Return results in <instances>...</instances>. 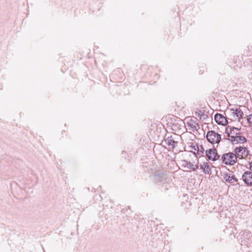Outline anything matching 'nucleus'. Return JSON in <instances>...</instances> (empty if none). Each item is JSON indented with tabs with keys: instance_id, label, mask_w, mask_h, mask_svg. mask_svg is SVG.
Returning <instances> with one entry per match:
<instances>
[{
	"instance_id": "1",
	"label": "nucleus",
	"mask_w": 252,
	"mask_h": 252,
	"mask_svg": "<svg viewBox=\"0 0 252 252\" xmlns=\"http://www.w3.org/2000/svg\"><path fill=\"white\" fill-rule=\"evenodd\" d=\"M241 246L248 248L252 247V234L248 230H243L239 234Z\"/></svg>"
},
{
	"instance_id": "2",
	"label": "nucleus",
	"mask_w": 252,
	"mask_h": 252,
	"mask_svg": "<svg viewBox=\"0 0 252 252\" xmlns=\"http://www.w3.org/2000/svg\"><path fill=\"white\" fill-rule=\"evenodd\" d=\"M221 159L223 162L226 165H234L237 161L235 153H228L224 154L222 157Z\"/></svg>"
},
{
	"instance_id": "3",
	"label": "nucleus",
	"mask_w": 252,
	"mask_h": 252,
	"mask_svg": "<svg viewBox=\"0 0 252 252\" xmlns=\"http://www.w3.org/2000/svg\"><path fill=\"white\" fill-rule=\"evenodd\" d=\"M209 142L212 144H219L221 140V135L214 130L209 131L206 135Z\"/></svg>"
},
{
	"instance_id": "4",
	"label": "nucleus",
	"mask_w": 252,
	"mask_h": 252,
	"mask_svg": "<svg viewBox=\"0 0 252 252\" xmlns=\"http://www.w3.org/2000/svg\"><path fill=\"white\" fill-rule=\"evenodd\" d=\"M171 128L177 132H182L185 128V124L183 120L180 119H175L172 120Z\"/></svg>"
},
{
	"instance_id": "5",
	"label": "nucleus",
	"mask_w": 252,
	"mask_h": 252,
	"mask_svg": "<svg viewBox=\"0 0 252 252\" xmlns=\"http://www.w3.org/2000/svg\"><path fill=\"white\" fill-rule=\"evenodd\" d=\"M181 138V136L178 135H171L168 136L165 140V141L169 148L174 149L177 146L178 143V140Z\"/></svg>"
},
{
	"instance_id": "6",
	"label": "nucleus",
	"mask_w": 252,
	"mask_h": 252,
	"mask_svg": "<svg viewBox=\"0 0 252 252\" xmlns=\"http://www.w3.org/2000/svg\"><path fill=\"white\" fill-rule=\"evenodd\" d=\"M237 158L243 159L246 158L249 155V151L246 147H237L234 150Z\"/></svg>"
},
{
	"instance_id": "7",
	"label": "nucleus",
	"mask_w": 252,
	"mask_h": 252,
	"mask_svg": "<svg viewBox=\"0 0 252 252\" xmlns=\"http://www.w3.org/2000/svg\"><path fill=\"white\" fill-rule=\"evenodd\" d=\"M181 162V166L184 168L187 172L195 171L199 167L197 164H193L187 160H182Z\"/></svg>"
},
{
	"instance_id": "8",
	"label": "nucleus",
	"mask_w": 252,
	"mask_h": 252,
	"mask_svg": "<svg viewBox=\"0 0 252 252\" xmlns=\"http://www.w3.org/2000/svg\"><path fill=\"white\" fill-rule=\"evenodd\" d=\"M206 156L209 160L216 161L220 158V155L217 153L216 149H209L206 151Z\"/></svg>"
},
{
	"instance_id": "9",
	"label": "nucleus",
	"mask_w": 252,
	"mask_h": 252,
	"mask_svg": "<svg viewBox=\"0 0 252 252\" xmlns=\"http://www.w3.org/2000/svg\"><path fill=\"white\" fill-rule=\"evenodd\" d=\"M214 119L216 122L219 125L225 126L227 124V121L226 117L221 114H216L215 115Z\"/></svg>"
},
{
	"instance_id": "10",
	"label": "nucleus",
	"mask_w": 252,
	"mask_h": 252,
	"mask_svg": "<svg viewBox=\"0 0 252 252\" xmlns=\"http://www.w3.org/2000/svg\"><path fill=\"white\" fill-rule=\"evenodd\" d=\"M242 178L246 184L252 186V172L246 171L242 175Z\"/></svg>"
},
{
	"instance_id": "11",
	"label": "nucleus",
	"mask_w": 252,
	"mask_h": 252,
	"mask_svg": "<svg viewBox=\"0 0 252 252\" xmlns=\"http://www.w3.org/2000/svg\"><path fill=\"white\" fill-rule=\"evenodd\" d=\"M229 140L233 144L244 143L247 142V139L243 136L232 135Z\"/></svg>"
},
{
	"instance_id": "12",
	"label": "nucleus",
	"mask_w": 252,
	"mask_h": 252,
	"mask_svg": "<svg viewBox=\"0 0 252 252\" xmlns=\"http://www.w3.org/2000/svg\"><path fill=\"white\" fill-rule=\"evenodd\" d=\"M239 129L235 127H231L230 126H227L225 128V132L227 133V135L231 137L232 135L236 136L240 134L239 132Z\"/></svg>"
},
{
	"instance_id": "13",
	"label": "nucleus",
	"mask_w": 252,
	"mask_h": 252,
	"mask_svg": "<svg viewBox=\"0 0 252 252\" xmlns=\"http://www.w3.org/2000/svg\"><path fill=\"white\" fill-rule=\"evenodd\" d=\"M223 179L229 183H234L237 182V180L232 173H224L223 174Z\"/></svg>"
},
{
	"instance_id": "14",
	"label": "nucleus",
	"mask_w": 252,
	"mask_h": 252,
	"mask_svg": "<svg viewBox=\"0 0 252 252\" xmlns=\"http://www.w3.org/2000/svg\"><path fill=\"white\" fill-rule=\"evenodd\" d=\"M200 168L203 172L208 175L212 174L211 167L207 162H203L200 164Z\"/></svg>"
},
{
	"instance_id": "15",
	"label": "nucleus",
	"mask_w": 252,
	"mask_h": 252,
	"mask_svg": "<svg viewBox=\"0 0 252 252\" xmlns=\"http://www.w3.org/2000/svg\"><path fill=\"white\" fill-rule=\"evenodd\" d=\"M232 66L234 70L238 71L243 66L242 60H241L240 58L236 59L235 60H234V62L232 64Z\"/></svg>"
},
{
	"instance_id": "16",
	"label": "nucleus",
	"mask_w": 252,
	"mask_h": 252,
	"mask_svg": "<svg viewBox=\"0 0 252 252\" xmlns=\"http://www.w3.org/2000/svg\"><path fill=\"white\" fill-rule=\"evenodd\" d=\"M166 179V177L164 173H160L154 175V181L157 182H161Z\"/></svg>"
},
{
	"instance_id": "17",
	"label": "nucleus",
	"mask_w": 252,
	"mask_h": 252,
	"mask_svg": "<svg viewBox=\"0 0 252 252\" xmlns=\"http://www.w3.org/2000/svg\"><path fill=\"white\" fill-rule=\"evenodd\" d=\"M187 126L189 127V129L192 131L196 130L197 128L199 127L198 124L195 121H193L192 120H191L190 121L188 122Z\"/></svg>"
},
{
	"instance_id": "18",
	"label": "nucleus",
	"mask_w": 252,
	"mask_h": 252,
	"mask_svg": "<svg viewBox=\"0 0 252 252\" xmlns=\"http://www.w3.org/2000/svg\"><path fill=\"white\" fill-rule=\"evenodd\" d=\"M196 148V155H197L199 157L203 156L204 153V149L202 145L197 146Z\"/></svg>"
},
{
	"instance_id": "19",
	"label": "nucleus",
	"mask_w": 252,
	"mask_h": 252,
	"mask_svg": "<svg viewBox=\"0 0 252 252\" xmlns=\"http://www.w3.org/2000/svg\"><path fill=\"white\" fill-rule=\"evenodd\" d=\"M198 145L196 143L191 142L189 143V148L190 151L192 152L195 155H196V148Z\"/></svg>"
},
{
	"instance_id": "20",
	"label": "nucleus",
	"mask_w": 252,
	"mask_h": 252,
	"mask_svg": "<svg viewBox=\"0 0 252 252\" xmlns=\"http://www.w3.org/2000/svg\"><path fill=\"white\" fill-rule=\"evenodd\" d=\"M235 115L239 118H242L243 116V112L240 108H236L233 110Z\"/></svg>"
},
{
	"instance_id": "21",
	"label": "nucleus",
	"mask_w": 252,
	"mask_h": 252,
	"mask_svg": "<svg viewBox=\"0 0 252 252\" xmlns=\"http://www.w3.org/2000/svg\"><path fill=\"white\" fill-rule=\"evenodd\" d=\"M247 121L250 126H252V115H250L247 117Z\"/></svg>"
},
{
	"instance_id": "22",
	"label": "nucleus",
	"mask_w": 252,
	"mask_h": 252,
	"mask_svg": "<svg viewBox=\"0 0 252 252\" xmlns=\"http://www.w3.org/2000/svg\"><path fill=\"white\" fill-rule=\"evenodd\" d=\"M203 113H204V112H203L201 110H199L197 111L196 112L195 114L196 116L198 117L199 118L201 116Z\"/></svg>"
},
{
	"instance_id": "23",
	"label": "nucleus",
	"mask_w": 252,
	"mask_h": 252,
	"mask_svg": "<svg viewBox=\"0 0 252 252\" xmlns=\"http://www.w3.org/2000/svg\"><path fill=\"white\" fill-rule=\"evenodd\" d=\"M199 118L200 120H205L208 118V115L204 113L201 116H200Z\"/></svg>"
},
{
	"instance_id": "24",
	"label": "nucleus",
	"mask_w": 252,
	"mask_h": 252,
	"mask_svg": "<svg viewBox=\"0 0 252 252\" xmlns=\"http://www.w3.org/2000/svg\"><path fill=\"white\" fill-rule=\"evenodd\" d=\"M250 169L252 171V161L250 162Z\"/></svg>"
},
{
	"instance_id": "25",
	"label": "nucleus",
	"mask_w": 252,
	"mask_h": 252,
	"mask_svg": "<svg viewBox=\"0 0 252 252\" xmlns=\"http://www.w3.org/2000/svg\"><path fill=\"white\" fill-rule=\"evenodd\" d=\"M249 252H251L250 251H249Z\"/></svg>"
}]
</instances>
